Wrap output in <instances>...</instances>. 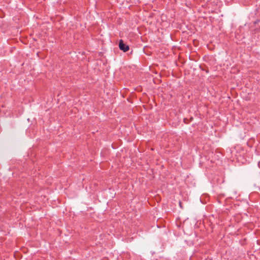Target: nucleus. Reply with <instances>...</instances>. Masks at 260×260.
I'll list each match as a JSON object with an SVG mask.
<instances>
[{"instance_id": "f03ea898", "label": "nucleus", "mask_w": 260, "mask_h": 260, "mask_svg": "<svg viewBox=\"0 0 260 260\" xmlns=\"http://www.w3.org/2000/svg\"><path fill=\"white\" fill-rule=\"evenodd\" d=\"M179 205L181 208H182L181 202H179Z\"/></svg>"}, {"instance_id": "f257e3e1", "label": "nucleus", "mask_w": 260, "mask_h": 260, "mask_svg": "<svg viewBox=\"0 0 260 260\" xmlns=\"http://www.w3.org/2000/svg\"><path fill=\"white\" fill-rule=\"evenodd\" d=\"M119 47L121 50L125 52L129 50V46L124 44L122 40H120L119 43Z\"/></svg>"}]
</instances>
